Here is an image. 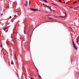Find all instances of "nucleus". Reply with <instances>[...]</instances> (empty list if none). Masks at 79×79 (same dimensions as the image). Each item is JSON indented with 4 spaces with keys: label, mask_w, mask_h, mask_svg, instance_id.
Returning <instances> with one entry per match:
<instances>
[{
    "label": "nucleus",
    "mask_w": 79,
    "mask_h": 79,
    "mask_svg": "<svg viewBox=\"0 0 79 79\" xmlns=\"http://www.w3.org/2000/svg\"><path fill=\"white\" fill-rule=\"evenodd\" d=\"M15 56H16V55L15 54Z\"/></svg>",
    "instance_id": "c756f323"
},
{
    "label": "nucleus",
    "mask_w": 79,
    "mask_h": 79,
    "mask_svg": "<svg viewBox=\"0 0 79 79\" xmlns=\"http://www.w3.org/2000/svg\"><path fill=\"white\" fill-rule=\"evenodd\" d=\"M73 47H74L75 49H76V50H77V47H76V44H74V42L73 40Z\"/></svg>",
    "instance_id": "f257e3e1"
},
{
    "label": "nucleus",
    "mask_w": 79,
    "mask_h": 79,
    "mask_svg": "<svg viewBox=\"0 0 79 79\" xmlns=\"http://www.w3.org/2000/svg\"><path fill=\"white\" fill-rule=\"evenodd\" d=\"M52 11H53V12H54V11H54V10H52Z\"/></svg>",
    "instance_id": "aec40b11"
},
{
    "label": "nucleus",
    "mask_w": 79,
    "mask_h": 79,
    "mask_svg": "<svg viewBox=\"0 0 79 79\" xmlns=\"http://www.w3.org/2000/svg\"><path fill=\"white\" fill-rule=\"evenodd\" d=\"M31 79H32V78H31Z\"/></svg>",
    "instance_id": "7c9ffc66"
},
{
    "label": "nucleus",
    "mask_w": 79,
    "mask_h": 79,
    "mask_svg": "<svg viewBox=\"0 0 79 79\" xmlns=\"http://www.w3.org/2000/svg\"><path fill=\"white\" fill-rule=\"evenodd\" d=\"M69 8H72L73 7H69Z\"/></svg>",
    "instance_id": "a211bd4d"
},
{
    "label": "nucleus",
    "mask_w": 79,
    "mask_h": 79,
    "mask_svg": "<svg viewBox=\"0 0 79 79\" xmlns=\"http://www.w3.org/2000/svg\"><path fill=\"white\" fill-rule=\"evenodd\" d=\"M59 0V2H62L60 0Z\"/></svg>",
    "instance_id": "f3484780"
},
{
    "label": "nucleus",
    "mask_w": 79,
    "mask_h": 79,
    "mask_svg": "<svg viewBox=\"0 0 79 79\" xmlns=\"http://www.w3.org/2000/svg\"><path fill=\"white\" fill-rule=\"evenodd\" d=\"M48 18H49V19H53L52 18H50L49 17H48Z\"/></svg>",
    "instance_id": "f8f14e48"
},
{
    "label": "nucleus",
    "mask_w": 79,
    "mask_h": 79,
    "mask_svg": "<svg viewBox=\"0 0 79 79\" xmlns=\"http://www.w3.org/2000/svg\"><path fill=\"white\" fill-rule=\"evenodd\" d=\"M39 76L40 78H41V77L40 76V75H39Z\"/></svg>",
    "instance_id": "ddd939ff"
},
{
    "label": "nucleus",
    "mask_w": 79,
    "mask_h": 79,
    "mask_svg": "<svg viewBox=\"0 0 79 79\" xmlns=\"http://www.w3.org/2000/svg\"><path fill=\"white\" fill-rule=\"evenodd\" d=\"M47 16H51V15H47Z\"/></svg>",
    "instance_id": "2eb2a0df"
},
{
    "label": "nucleus",
    "mask_w": 79,
    "mask_h": 79,
    "mask_svg": "<svg viewBox=\"0 0 79 79\" xmlns=\"http://www.w3.org/2000/svg\"><path fill=\"white\" fill-rule=\"evenodd\" d=\"M15 16H16V15H14V17H15Z\"/></svg>",
    "instance_id": "412c9836"
},
{
    "label": "nucleus",
    "mask_w": 79,
    "mask_h": 79,
    "mask_svg": "<svg viewBox=\"0 0 79 79\" xmlns=\"http://www.w3.org/2000/svg\"><path fill=\"white\" fill-rule=\"evenodd\" d=\"M24 34H25V31H24Z\"/></svg>",
    "instance_id": "b1692460"
},
{
    "label": "nucleus",
    "mask_w": 79,
    "mask_h": 79,
    "mask_svg": "<svg viewBox=\"0 0 79 79\" xmlns=\"http://www.w3.org/2000/svg\"><path fill=\"white\" fill-rule=\"evenodd\" d=\"M44 1V2H46V3H47V1H46V0H43Z\"/></svg>",
    "instance_id": "6e6552de"
},
{
    "label": "nucleus",
    "mask_w": 79,
    "mask_h": 79,
    "mask_svg": "<svg viewBox=\"0 0 79 79\" xmlns=\"http://www.w3.org/2000/svg\"><path fill=\"white\" fill-rule=\"evenodd\" d=\"M6 44H8V42L7 41H6Z\"/></svg>",
    "instance_id": "9d476101"
},
{
    "label": "nucleus",
    "mask_w": 79,
    "mask_h": 79,
    "mask_svg": "<svg viewBox=\"0 0 79 79\" xmlns=\"http://www.w3.org/2000/svg\"><path fill=\"white\" fill-rule=\"evenodd\" d=\"M69 28L70 29H71L73 30V28H71V27H69Z\"/></svg>",
    "instance_id": "dca6fc26"
},
{
    "label": "nucleus",
    "mask_w": 79,
    "mask_h": 79,
    "mask_svg": "<svg viewBox=\"0 0 79 79\" xmlns=\"http://www.w3.org/2000/svg\"><path fill=\"white\" fill-rule=\"evenodd\" d=\"M43 5H45V4H44V3H43Z\"/></svg>",
    "instance_id": "5701e85b"
},
{
    "label": "nucleus",
    "mask_w": 79,
    "mask_h": 79,
    "mask_svg": "<svg viewBox=\"0 0 79 79\" xmlns=\"http://www.w3.org/2000/svg\"><path fill=\"white\" fill-rule=\"evenodd\" d=\"M18 14V12H17V14Z\"/></svg>",
    "instance_id": "a878e982"
},
{
    "label": "nucleus",
    "mask_w": 79,
    "mask_h": 79,
    "mask_svg": "<svg viewBox=\"0 0 79 79\" xmlns=\"http://www.w3.org/2000/svg\"><path fill=\"white\" fill-rule=\"evenodd\" d=\"M31 10H32V11H37V10L35 9H34L30 8Z\"/></svg>",
    "instance_id": "7ed1b4c3"
},
{
    "label": "nucleus",
    "mask_w": 79,
    "mask_h": 79,
    "mask_svg": "<svg viewBox=\"0 0 79 79\" xmlns=\"http://www.w3.org/2000/svg\"><path fill=\"white\" fill-rule=\"evenodd\" d=\"M30 3H31V1H29V5H30Z\"/></svg>",
    "instance_id": "1a4fd4ad"
},
{
    "label": "nucleus",
    "mask_w": 79,
    "mask_h": 79,
    "mask_svg": "<svg viewBox=\"0 0 79 79\" xmlns=\"http://www.w3.org/2000/svg\"><path fill=\"white\" fill-rule=\"evenodd\" d=\"M46 7H47V8H48L49 9H50V10L52 11V9H51V6H47V5H45Z\"/></svg>",
    "instance_id": "f03ea898"
},
{
    "label": "nucleus",
    "mask_w": 79,
    "mask_h": 79,
    "mask_svg": "<svg viewBox=\"0 0 79 79\" xmlns=\"http://www.w3.org/2000/svg\"><path fill=\"white\" fill-rule=\"evenodd\" d=\"M1 47H2V45H1Z\"/></svg>",
    "instance_id": "6ab92c4d"
},
{
    "label": "nucleus",
    "mask_w": 79,
    "mask_h": 79,
    "mask_svg": "<svg viewBox=\"0 0 79 79\" xmlns=\"http://www.w3.org/2000/svg\"><path fill=\"white\" fill-rule=\"evenodd\" d=\"M24 5H25V4H24Z\"/></svg>",
    "instance_id": "2f4dec72"
},
{
    "label": "nucleus",
    "mask_w": 79,
    "mask_h": 79,
    "mask_svg": "<svg viewBox=\"0 0 79 79\" xmlns=\"http://www.w3.org/2000/svg\"><path fill=\"white\" fill-rule=\"evenodd\" d=\"M78 39H79V37L78 38Z\"/></svg>",
    "instance_id": "bb28decb"
},
{
    "label": "nucleus",
    "mask_w": 79,
    "mask_h": 79,
    "mask_svg": "<svg viewBox=\"0 0 79 79\" xmlns=\"http://www.w3.org/2000/svg\"><path fill=\"white\" fill-rule=\"evenodd\" d=\"M77 1H76V2H73V3H77Z\"/></svg>",
    "instance_id": "4468645a"
},
{
    "label": "nucleus",
    "mask_w": 79,
    "mask_h": 79,
    "mask_svg": "<svg viewBox=\"0 0 79 79\" xmlns=\"http://www.w3.org/2000/svg\"><path fill=\"white\" fill-rule=\"evenodd\" d=\"M27 3H28L27 2V1H26V2H25V4H26V6H27Z\"/></svg>",
    "instance_id": "423d86ee"
},
{
    "label": "nucleus",
    "mask_w": 79,
    "mask_h": 79,
    "mask_svg": "<svg viewBox=\"0 0 79 79\" xmlns=\"http://www.w3.org/2000/svg\"><path fill=\"white\" fill-rule=\"evenodd\" d=\"M65 16H60V17H61V18H65L66 16H67V14H66V13H65Z\"/></svg>",
    "instance_id": "20e7f679"
},
{
    "label": "nucleus",
    "mask_w": 79,
    "mask_h": 79,
    "mask_svg": "<svg viewBox=\"0 0 79 79\" xmlns=\"http://www.w3.org/2000/svg\"><path fill=\"white\" fill-rule=\"evenodd\" d=\"M11 16H10L9 18H11Z\"/></svg>",
    "instance_id": "393cba45"
},
{
    "label": "nucleus",
    "mask_w": 79,
    "mask_h": 79,
    "mask_svg": "<svg viewBox=\"0 0 79 79\" xmlns=\"http://www.w3.org/2000/svg\"><path fill=\"white\" fill-rule=\"evenodd\" d=\"M67 3H65V4H66Z\"/></svg>",
    "instance_id": "cd10ccee"
},
{
    "label": "nucleus",
    "mask_w": 79,
    "mask_h": 79,
    "mask_svg": "<svg viewBox=\"0 0 79 79\" xmlns=\"http://www.w3.org/2000/svg\"><path fill=\"white\" fill-rule=\"evenodd\" d=\"M79 36H78V38H79Z\"/></svg>",
    "instance_id": "c85d7f7f"
},
{
    "label": "nucleus",
    "mask_w": 79,
    "mask_h": 79,
    "mask_svg": "<svg viewBox=\"0 0 79 79\" xmlns=\"http://www.w3.org/2000/svg\"><path fill=\"white\" fill-rule=\"evenodd\" d=\"M5 29H6V28H4L3 29V30H5Z\"/></svg>",
    "instance_id": "4be33fe9"
},
{
    "label": "nucleus",
    "mask_w": 79,
    "mask_h": 79,
    "mask_svg": "<svg viewBox=\"0 0 79 79\" xmlns=\"http://www.w3.org/2000/svg\"><path fill=\"white\" fill-rule=\"evenodd\" d=\"M77 44H79L78 43V39H77Z\"/></svg>",
    "instance_id": "0eeeda50"
},
{
    "label": "nucleus",
    "mask_w": 79,
    "mask_h": 79,
    "mask_svg": "<svg viewBox=\"0 0 79 79\" xmlns=\"http://www.w3.org/2000/svg\"><path fill=\"white\" fill-rule=\"evenodd\" d=\"M77 8H78V7H77L76 8L75 7L74 8V9L75 10H77Z\"/></svg>",
    "instance_id": "39448f33"
},
{
    "label": "nucleus",
    "mask_w": 79,
    "mask_h": 79,
    "mask_svg": "<svg viewBox=\"0 0 79 79\" xmlns=\"http://www.w3.org/2000/svg\"><path fill=\"white\" fill-rule=\"evenodd\" d=\"M11 64H13V62H11Z\"/></svg>",
    "instance_id": "9b49d317"
}]
</instances>
